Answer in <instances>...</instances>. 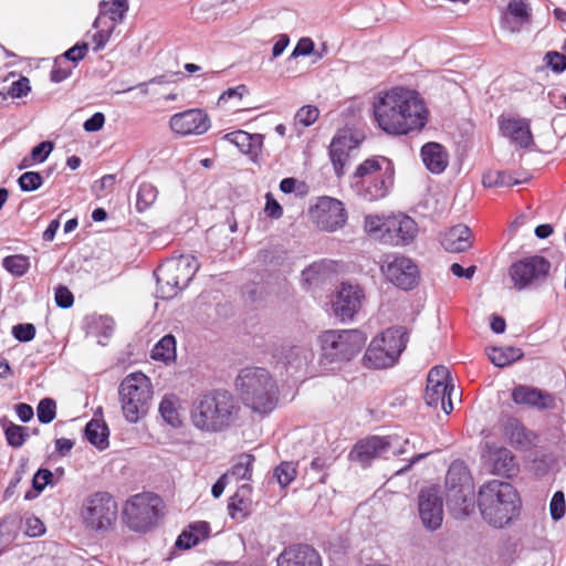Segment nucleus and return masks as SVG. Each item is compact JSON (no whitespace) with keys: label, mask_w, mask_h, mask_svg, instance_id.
Here are the masks:
<instances>
[{"label":"nucleus","mask_w":566,"mask_h":566,"mask_svg":"<svg viewBox=\"0 0 566 566\" xmlns=\"http://www.w3.org/2000/svg\"><path fill=\"white\" fill-rule=\"evenodd\" d=\"M191 530L193 531L195 537H197V541L200 543L201 541L208 538L210 534V525L208 522L205 521H198L192 524H190Z\"/></svg>","instance_id":"obj_62"},{"label":"nucleus","mask_w":566,"mask_h":566,"mask_svg":"<svg viewBox=\"0 0 566 566\" xmlns=\"http://www.w3.org/2000/svg\"><path fill=\"white\" fill-rule=\"evenodd\" d=\"M373 116L377 127L387 135L406 136L427 125L429 111L417 91L392 87L374 97Z\"/></svg>","instance_id":"obj_1"},{"label":"nucleus","mask_w":566,"mask_h":566,"mask_svg":"<svg viewBox=\"0 0 566 566\" xmlns=\"http://www.w3.org/2000/svg\"><path fill=\"white\" fill-rule=\"evenodd\" d=\"M117 517V502L108 492H93L84 497L81 503V522L91 532L105 534L113 531L116 526Z\"/></svg>","instance_id":"obj_8"},{"label":"nucleus","mask_w":566,"mask_h":566,"mask_svg":"<svg viewBox=\"0 0 566 566\" xmlns=\"http://www.w3.org/2000/svg\"><path fill=\"white\" fill-rule=\"evenodd\" d=\"M30 90H31V87H30L29 78L20 77L18 81H14L10 85V87L8 90V94L13 98H20V97L28 95Z\"/></svg>","instance_id":"obj_53"},{"label":"nucleus","mask_w":566,"mask_h":566,"mask_svg":"<svg viewBox=\"0 0 566 566\" xmlns=\"http://www.w3.org/2000/svg\"><path fill=\"white\" fill-rule=\"evenodd\" d=\"M364 298V291L358 285L343 283L332 302L335 316L342 322L353 319L359 312Z\"/></svg>","instance_id":"obj_20"},{"label":"nucleus","mask_w":566,"mask_h":566,"mask_svg":"<svg viewBox=\"0 0 566 566\" xmlns=\"http://www.w3.org/2000/svg\"><path fill=\"white\" fill-rule=\"evenodd\" d=\"M161 499L151 492L132 495L123 506V520L134 532L151 530L159 518Z\"/></svg>","instance_id":"obj_12"},{"label":"nucleus","mask_w":566,"mask_h":566,"mask_svg":"<svg viewBox=\"0 0 566 566\" xmlns=\"http://www.w3.org/2000/svg\"><path fill=\"white\" fill-rule=\"evenodd\" d=\"M55 302L61 308H70L73 305L74 296L66 286L60 285L55 289Z\"/></svg>","instance_id":"obj_55"},{"label":"nucleus","mask_w":566,"mask_h":566,"mask_svg":"<svg viewBox=\"0 0 566 566\" xmlns=\"http://www.w3.org/2000/svg\"><path fill=\"white\" fill-rule=\"evenodd\" d=\"M418 514L422 525L436 531L442 525L443 502L436 486L421 489L418 495Z\"/></svg>","instance_id":"obj_17"},{"label":"nucleus","mask_w":566,"mask_h":566,"mask_svg":"<svg viewBox=\"0 0 566 566\" xmlns=\"http://www.w3.org/2000/svg\"><path fill=\"white\" fill-rule=\"evenodd\" d=\"M470 237L469 227L457 224L442 234L441 244L449 252H464L471 248Z\"/></svg>","instance_id":"obj_28"},{"label":"nucleus","mask_w":566,"mask_h":566,"mask_svg":"<svg viewBox=\"0 0 566 566\" xmlns=\"http://www.w3.org/2000/svg\"><path fill=\"white\" fill-rule=\"evenodd\" d=\"M356 146L352 137L347 135H336L329 146L331 160L337 177L345 175V167L349 163V153Z\"/></svg>","instance_id":"obj_25"},{"label":"nucleus","mask_w":566,"mask_h":566,"mask_svg":"<svg viewBox=\"0 0 566 566\" xmlns=\"http://www.w3.org/2000/svg\"><path fill=\"white\" fill-rule=\"evenodd\" d=\"M447 505L457 517L470 515L474 510V489L465 467L452 463L446 476Z\"/></svg>","instance_id":"obj_11"},{"label":"nucleus","mask_w":566,"mask_h":566,"mask_svg":"<svg viewBox=\"0 0 566 566\" xmlns=\"http://www.w3.org/2000/svg\"><path fill=\"white\" fill-rule=\"evenodd\" d=\"M62 62L64 61L61 57H57L55 61V65L51 71V80L55 83H60L66 80L72 73V69L69 66H62Z\"/></svg>","instance_id":"obj_59"},{"label":"nucleus","mask_w":566,"mask_h":566,"mask_svg":"<svg viewBox=\"0 0 566 566\" xmlns=\"http://www.w3.org/2000/svg\"><path fill=\"white\" fill-rule=\"evenodd\" d=\"M12 335L20 342H30L35 336V327L32 324H18L12 327Z\"/></svg>","instance_id":"obj_52"},{"label":"nucleus","mask_w":566,"mask_h":566,"mask_svg":"<svg viewBox=\"0 0 566 566\" xmlns=\"http://www.w3.org/2000/svg\"><path fill=\"white\" fill-rule=\"evenodd\" d=\"M43 184V178L40 172L27 171L23 172L19 179L18 185L24 192L38 190Z\"/></svg>","instance_id":"obj_43"},{"label":"nucleus","mask_w":566,"mask_h":566,"mask_svg":"<svg viewBox=\"0 0 566 566\" xmlns=\"http://www.w3.org/2000/svg\"><path fill=\"white\" fill-rule=\"evenodd\" d=\"M3 268L15 276L24 275L30 266L29 259L24 255H9L2 261Z\"/></svg>","instance_id":"obj_40"},{"label":"nucleus","mask_w":566,"mask_h":566,"mask_svg":"<svg viewBox=\"0 0 566 566\" xmlns=\"http://www.w3.org/2000/svg\"><path fill=\"white\" fill-rule=\"evenodd\" d=\"M501 135L520 148H528L534 144L530 120L518 116H500Z\"/></svg>","instance_id":"obj_22"},{"label":"nucleus","mask_w":566,"mask_h":566,"mask_svg":"<svg viewBox=\"0 0 566 566\" xmlns=\"http://www.w3.org/2000/svg\"><path fill=\"white\" fill-rule=\"evenodd\" d=\"M478 504L483 518L494 527L507 525L518 515L521 507L520 496L514 486L497 480L481 486Z\"/></svg>","instance_id":"obj_4"},{"label":"nucleus","mask_w":566,"mask_h":566,"mask_svg":"<svg viewBox=\"0 0 566 566\" xmlns=\"http://www.w3.org/2000/svg\"><path fill=\"white\" fill-rule=\"evenodd\" d=\"M366 343L358 329H331L319 336L321 365L342 364L353 359Z\"/></svg>","instance_id":"obj_7"},{"label":"nucleus","mask_w":566,"mask_h":566,"mask_svg":"<svg viewBox=\"0 0 566 566\" xmlns=\"http://www.w3.org/2000/svg\"><path fill=\"white\" fill-rule=\"evenodd\" d=\"M391 444L392 439L390 437L371 436L356 442L348 454V459L365 469L368 468L374 460L387 454Z\"/></svg>","instance_id":"obj_19"},{"label":"nucleus","mask_w":566,"mask_h":566,"mask_svg":"<svg viewBox=\"0 0 566 566\" xmlns=\"http://www.w3.org/2000/svg\"><path fill=\"white\" fill-rule=\"evenodd\" d=\"M118 395L125 420L137 423L146 417L151 407V380L140 371L132 373L122 380Z\"/></svg>","instance_id":"obj_6"},{"label":"nucleus","mask_w":566,"mask_h":566,"mask_svg":"<svg viewBox=\"0 0 566 566\" xmlns=\"http://www.w3.org/2000/svg\"><path fill=\"white\" fill-rule=\"evenodd\" d=\"M546 65L555 73H562L566 70V55L556 51H551L544 57Z\"/></svg>","instance_id":"obj_48"},{"label":"nucleus","mask_w":566,"mask_h":566,"mask_svg":"<svg viewBox=\"0 0 566 566\" xmlns=\"http://www.w3.org/2000/svg\"><path fill=\"white\" fill-rule=\"evenodd\" d=\"M158 198V189L150 182H142L136 195V209L144 212L149 209Z\"/></svg>","instance_id":"obj_37"},{"label":"nucleus","mask_w":566,"mask_h":566,"mask_svg":"<svg viewBox=\"0 0 566 566\" xmlns=\"http://www.w3.org/2000/svg\"><path fill=\"white\" fill-rule=\"evenodd\" d=\"M229 143L235 145L238 149L245 155L258 156L263 144V136L260 134H250L244 130L228 133L223 137Z\"/></svg>","instance_id":"obj_30"},{"label":"nucleus","mask_w":566,"mask_h":566,"mask_svg":"<svg viewBox=\"0 0 566 566\" xmlns=\"http://www.w3.org/2000/svg\"><path fill=\"white\" fill-rule=\"evenodd\" d=\"M488 356L494 366L503 368L521 359L523 352L513 346L493 347L488 352Z\"/></svg>","instance_id":"obj_32"},{"label":"nucleus","mask_w":566,"mask_h":566,"mask_svg":"<svg viewBox=\"0 0 566 566\" xmlns=\"http://www.w3.org/2000/svg\"><path fill=\"white\" fill-rule=\"evenodd\" d=\"M197 544H199V542L197 541V537H195L190 525L178 536L176 541V546L181 549H189Z\"/></svg>","instance_id":"obj_58"},{"label":"nucleus","mask_w":566,"mask_h":566,"mask_svg":"<svg viewBox=\"0 0 566 566\" xmlns=\"http://www.w3.org/2000/svg\"><path fill=\"white\" fill-rule=\"evenodd\" d=\"M319 115L318 108L312 105L301 107L295 114V124L308 127L314 124Z\"/></svg>","instance_id":"obj_46"},{"label":"nucleus","mask_w":566,"mask_h":566,"mask_svg":"<svg viewBox=\"0 0 566 566\" xmlns=\"http://www.w3.org/2000/svg\"><path fill=\"white\" fill-rule=\"evenodd\" d=\"M551 263L543 256L534 255L514 263L510 276L517 290L534 287L547 276Z\"/></svg>","instance_id":"obj_14"},{"label":"nucleus","mask_w":566,"mask_h":566,"mask_svg":"<svg viewBox=\"0 0 566 566\" xmlns=\"http://www.w3.org/2000/svg\"><path fill=\"white\" fill-rule=\"evenodd\" d=\"M169 127L178 136L203 135L211 127L209 115L201 108H190L174 114L169 119Z\"/></svg>","instance_id":"obj_16"},{"label":"nucleus","mask_w":566,"mask_h":566,"mask_svg":"<svg viewBox=\"0 0 566 566\" xmlns=\"http://www.w3.org/2000/svg\"><path fill=\"white\" fill-rule=\"evenodd\" d=\"M381 271L390 283L401 290H411L418 283V266L412 262L411 259L405 255H386L385 260L382 261Z\"/></svg>","instance_id":"obj_15"},{"label":"nucleus","mask_w":566,"mask_h":566,"mask_svg":"<svg viewBox=\"0 0 566 566\" xmlns=\"http://www.w3.org/2000/svg\"><path fill=\"white\" fill-rule=\"evenodd\" d=\"M114 29V25L111 27L108 31H97L93 35V42H94V51H99L105 48L106 43L108 42L111 38V33Z\"/></svg>","instance_id":"obj_64"},{"label":"nucleus","mask_w":566,"mask_h":566,"mask_svg":"<svg viewBox=\"0 0 566 566\" xmlns=\"http://www.w3.org/2000/svg\"><path fill=\"white\" fill-rule=\"evenodd\" d=\"M115 323L109 316L93 317L91 322V333L98 337V343L104 345L103 339H107L114 332Z\"/></svg>","instance_id":"obj_39"},{"label":"nucleus","mask_w":566,"mask_h":566,"mask_svg":"<svg viewBox=\"0 0 566 566\" xmlns=\"http://www.w3.org/2000/svg\"><path fill=\"white\" fill-rule=\"evenodd\" d=\"M199 266V262L192 255H180L161 263L154 272L157 296L161 300L176 296L189 284Z\"/></svg>","instance_id":"obj_9"},{"label":"nucleus","mask_w":566,"mask_h":566,"mask_svg":"<svg viewBox=\"0 0 566 566\" xmlns=\"http://www.w3.org/2000/svg\"><path fill=\"white\" fill-rule=\"evenodd\" d=\"M512 399L516 405H524L539 410L552 409L555 402L552 395L525 385H518L513 389Z\"/></svg>","instance_id":"obj_24"},{"label":"nucleus","mask_w":566,"mask_h":566,"mask_svg":"<svg viewBox=\"0 0 566 566\" xmlns=\"http://www.w3.org/2000/svg\"><path fill=\"white\" fill-rule=\"evenodd\" d=\"M251 486L249 484H242L237 493L231 497L228 505L229 514L233 518H241L247 515L250 505Z\"/></svg>","instance_id":"obj_31"},{"label":"nucleus","mask_w":566,"mask_h":566,"mask_svg":"<svg viewBox=\"0 0 566 566\" xmlns=\"http://www.w3.org/2000/svg\"><path fill=\"white\" fill-rule=\"evenodd\" d=\"M277 566H322L321 555L306 544L285 547L276 558Z\"/></svg>","instance_id":"obj_23"},{"label":"nucleus","mask_w":566,"mask_h":566,"mask_svg":"<svg viewBox=\"0 0 566 566\" xmlns=\"http://www.w3.org/2000/svg\"><path fill=\"white\" fill-rule=\"evenodd\" d=\"M43 523L38 517H29L25 521V534L35 537L44 533Z\"/></svg>","instance_id":"obj_61"},{"label":"nucleus","mask_w":566,"mask_h":566,"mask_svg":"<svg viewBox=\"0 0 566 566\" xmlns=\"http://www.w3.org/2000/svg\"><path fill=\"white\" fill-rule=\"evenodd\" d=\"M421 158L424 166L433 174H441L448 166V154L438 143H428L421 148Z\"/></svg>","instance_id":"obj_29"},{"label":"nucleus","mask_w":566,"mask_h":566,"mask_svg":"<svg viewBox=\"0 0 566 566\" xmlns=\"http://www.w3.org/2000/svg\"><path fill=\"white\" fill-rule=\"evenodd\" d=\"M417 232V223L409 216L398 213L387 217L385 238L392 245H407L411 243Z\"/></svg>","instance_id":"obj_21"},{"label":"nucleus","mask_w":566,"mask_h":566,"mask_svg":"<svg viewBox=\"0 0 566 566\" xmlns=\"http://www.w3.org/2000/svg\"><path fill=\"white\" fill-rule=\"evenodd\" d=\"M454 386L451 384L449 369L444 366L433 367L427 377L424 392L426 403L430 407L441 409L449 415L453 410L451 395Z\"/></svg>","instance_id":"obj_13"},{"label":"nucleus","mask_w":566,"mask_h":566,"mask_svg":"<svg viewBox=\"0 0 566 566\" xmlns=\"http://www.w3.org/2000/svg\"><path fill=\"white\" fill-rule=\"evenodd\" d=\"M407 329L402 326L390 327L374 337L366 353V365L376 369L394 366L408 343Z\"/></svg>","instance_id":"obj_10"},{"label":"nucleus","mask_w":566,"mask_h":566,"mask_svg":"<svg viewBox=\"0 0 566 566\" xmlns=\"http://www.w3.org/2000/svg\"><path fill=\"white\" fill-rule=\"evenodd\" d=\"M0 426L4 431V436L9 446L20 448L28 439L27 428L15 424L6 417L0 419Z\"/></svg>","instance_id":"obj_35"},{"label":"nucleus","mask_w":566,"mask_h":566,"mask_svg":"<svg viewBox=\"0 0 566 566\" xmlns=\"http://www.w3.org/2000/svg\"><path fill=\"white\" fill-rule=\"evenodd\" d=\"M317 226L333 232L346 222V211L342 201L332 197H321L312 208Z\"/></svg>","instance_id":"obj_18"},{"label":"nucleus","mask_w":566,"mask_h":566,"mask_svg":"<svg viewBox=\"0 0 566 566\" xmlns=\"http://www.w3.org/2000/svg\"><path fill=\"white\" fill-rule=\"evenodd\" d=\"M385 222H387V217H380V216H366L364 228L366 232L368 233H378L384 232L385 233Z\"/></svg>","instance_id":"obj_54"},{"label":"nucleus","mask_w":566,"mask_h":566,"mask_svg":"<svg viewBox=\"0 0 566 566\" xmlns=\"http://www.w3.org/2000/svg\"><path fill=\"white\" fill-rule=\"evenodd\" d=\"M88 51V44L86 42L76 43L74 46L69 49L60 56L63 61H71L74 63L83 60Z\"/></svg>","instance_id":"obj_51"},{"label":"nucleus","mask_w":566,"mask_h":566,"mask_svg":"<svg viewBox=\"0 0 566 566\" xmlns=\"http://www.w3.org/2000/svg\"><path fill=\"white\" fill-rule=\"evenodd\" d=\"M324 269V262H314L311 265H308L305 270H303L302 280L307 284H312L319 277Z\"/></svg>","instance_id":"obj_56"},{"label":"nucleus","mask_w":566,"mask_h":566,"mask_svg":"<svg viewBox=\"0 0 566 566\" xmlns=\"http://www.w3.org/2000/svg\"><path fill=\"white\" fill-rule=\"evenodd\" d=\"M53 479V473L48 469H39L34 474L32 480V486L35 490V494H31V492L25 493V499L31 500L35 497L40 492L44 490V488L51 484Z\"/></svg>","instance_id":"obj_42"},{"label":"nucleus","mask_w":566,"mask_h":566,"mask_svg":"<svg viewBox=\"0 0 566 566\" xmlns=\"http://www.w3.org/2000/svg\"><path fill=\"white\" fill-rule=\"evenodd\" d=\"M394 167L386 157H371L357 166L350 188L360 199L374 202L387 197L394 185Z\"/></svg>","instance_id":"obj_5"},{"label":"nucleus","mask_w":566,"mask_h":566,"mask_svg":"<svg viewBox=\"0 0 566 566\" xmlns=\"http://www.w3.org/2000/svg\"><path fill=\"white\" fill-rule=\"evenodd\" d=\"M245 92H247V88L244 85H239L237 87L228 88L219 97V104H224L233 97H238L239 99H241Z\"/></svg>","instance_id":"obj_63"},{"label":"nucleus","mask_w":566,"mask_h":566,"mask_svg":"<svg viewBox=\"0 0 566 566\" xmlns=\"http://www.w3.org/2000/svg\"><path fill=\"white\" fill-rule=\"evenodd\" d=\"M314 51V42L310 38H302L296 43L293 52L291 53L290 57L295 59L298 56H306L312 54Z\"/></svg>","instance_id":"obj_57"},{"label":"nucleus","mask_w":566,"mask_h":566,"mask_svg":"<svg viewBox=\"0 0 566 566\" xmlns=\"http://www.w3.org/2000/svg\"><path fill=\"white\" fill-rule=\"evenodd\" d=\"M296 464L294 462L284 461L274 469V476L282 488L290 485L296 478Z\"/></svg>","instance_id":"obj_41"},{"label":"nucleus","mask_w":566,"mask_h":566,"mask_svg":"<svg viewBox=\"0 0 566 566\" xmlns=\"http://www.w3.org/2000/svg\"><path fill=\"white\" fill-rule=\"evenodd\" d=\"M507 10L511 15L520 20V24L530 18V6L525 0H511Z\"/></svg>","instance_id":"obj_47"},{"label":"nucleus","mask_w":566,"mask_h":566,"mask_svg":"<svg viewBox=\"0 0 566 566\" xmlns=\"http://www.w3.org/2000/svg\"><path fill=\"white\" fill-rule=\"evenodd\" d=\"M53 148L54 144L50 140H45L33 147L29 156L35 164H42L46 160Z\"/></svg>","instance_id":"obj_49"},{"label":"nucleus","mask_w":566,"mask_h":566,"mask_svg":"<svg viewBox=\"0 0 566 566\" xmlns=\"http://www.w3.org/2000/svg\"><path fill=\"white\" fill-rule=\"evenodd\" d=\"M108 428L104 422L92 419L85 426L86 439L99 450H104L108 447Z\"/></svg>","instance_id":"obj_33"},{"label":"nucleus","mask_w":566,"mask_h":566,"mask_svg":"<svg viewBox=\"0 0 566 566\" xmlns=\"http://www.w3.org/2000/svg\"><path fill=\"white\" fill-rule=\"evenodd\" d=\"M127 11L128 6L117 7L113 1H102L99 3V13L107 15L114 23L120 22Z\"/></svg>","instance_id":"obj_45"},{"label":"nucleus","mask_w":566,"mask_h":566,"mask_svg":"<svg viewBox=\"0 0 566 566\" xmlns=\"http://www.w3.org/2000/svg\"><path fill=\"white\" fill-rule=\"evenodd\" d=\"M239 406L227 390H213L195 399L190 420L202 432H221L237 419Z\"/></svg>","instance_id":"obj_2"},{"label":"nucleus","mask_w":566,"mask_h":566,"mask_svg":"<svg viewBox=\"0 0 566 566\" xmlns=\"http://www.w3.org/2000/svg\"><path fill=\"white\" fill-rule=\"evenodd\" d=\"M235 388L242 402L254 412L268 415L277 405L279 387L264 368H243L235 379Z\"/></svg>","instance_id":"obj_3"},{"label":"nucleus","mask_w":566,"mask_h":566,"mask_svg":"<svg viewBox=\"0 0 566 566\" xmlns=\"http://www.w3.org/2000/svg\"><path fill=\"white\" fill-rule=\"evenodd\" d=\"M179 407V398L174 395L165 396L159 403L160 416L175 428L181 424Z\"/></svg>","instance_id":"obj_34"},{"label":"nucleus","mask_w":566,"mask_h":566,"mask_svg":"<svg viewBox=\"0 0 566 566\" xmlns=\"http://www.w3.org/2000/svg\"><path fill=\"white\" fill-rule=\"evenodd\" d=\"M503 432L510 443L516 449H530L536 439L535 433L527 430L520 420L510 417L503 424Z\"/></svg>","instance_id":"obj_27"},{"label":"nucleus","mask_w":566,"mask_h":566,"mask_svg":"<svg viewBox=\"0 0 566 566\" xmlns=\"http://www.w3.org/2000/svg\"><path fill=\"white\" fill-rule=\"evenodd\" d=\"M549 512L554 521H558L565 515V496L562 491L554 493L549 504Z\"/></svg>","instance_id":"obj_50"},{"label":"nucleus","mask_w":566,"mask_h":566,"mask_svg":"<svg viewBox=\"0 0 566 566\" xmlns=\"http://www.w3.org/2000/svg\"><path fill=\"white\" fill-rule=\"evenodd\" d=\"M489 465L494 474L506 478L514 476L518 471V465L513 453L506 448H496L489 452Z\"/></svg>","instance_id":"obj_26"},{"label":"nucleus","mask_w":566,"mask_h":566,"mask_svg":"<svg viewBox=\"0 0 566 566\" xmlns=\"http://www.w3.org/2000/svg\"><path fill=\"white\" fill-rule=\"evenodd\" d=\"M105 124V116L103 113H95L93 116H91L88 119H86L83 124V128L86 132L94 133L98 132L103 128Z\"/></svg>","instance_id":"obj_60"},{"label":"nucleus","mask_w":566,"mask_h":566,"mask_svg":"<svg viewBox=\"0 0 566 566\" xmlns=\"http://www.w3.org/2000/svg\"><path fill=\"white\" fill-rule=\"evenodd\" d=\"M38 419L41 423H50L56 416V403L51 398L40 400L36 408Z\"/></svg>","instance_id":"obj_44"},{"label":"nucleus","mask_w":566,"mask_h":566,"mask_svg":"<svg viewBox=\"0 0 566 566\" xmlns=\"http://www.w3.org/2000/svg\"><path fill=\"white\" fill-rule=\"evenodd\" d=\"M253 462L254 457L252 454L243 453L239 455L231 470L224 475H228V479L234 478L235 480H249L252 474Z\"/></svg>","instance_id":"obj_38"},{"label":"nucleus","mask_w":566,"mask_h":566,"mask_svg":"<svg viewBox=\"0 0 566 566\" xmlns=\"http://www.w3.org/2000/svg\"><path fill=\"white\" fill-rule=\"evenodd\" d=\"M151 358L164 363H171L176 358V339L172 335H165L151 349Z\"/></svg>","instance_id":"obj_36"}]
</instances>
